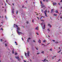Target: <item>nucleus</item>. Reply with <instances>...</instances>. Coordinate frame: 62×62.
I'll use <instances>...</instances> for the list:
<instances>
[{
	"label": "nucleus",
	"mask_w": 62,
	"mask_h": 62,
	"mask_svg": "<svg viewBox=\"0 0 62 62\" xmlns=\"http://www.w3.org/2000/svg\"><path fill=\"white\" fill-rule=\"evenodd\" d=\"M16 26V27L17 28V30L16 31V32L18 34V35H20V34H23V33H22V32H19V31H20V28L18 27V25H16L15 24H14V27H14V26Z\"/></svg>",
	"instance_id": "nucleus-1"
},
{
	"label": "nucleus",
	"mask_w": 62,
	"mask_h": 62,
	"mask_svg": "<svg viewBox=\"0 0 62 62\" xmlns=\"http://www.w3.org/2000/svg\"><path fill=\"white\" fill-rule=\"evenodd\" d=\"M15 58H16V59H18V60L19 61H20L21 60V59H20L19 57L18 56H17V57L16 56L15 57Z\"/></svg>",
	"instance_id": "nucleus-2"
},
{
	"label": "nucleus",
	"mask_w": 62,
	"mask_h": 62,
	"mask_svg": "<svg viewBox=\"0 0 62 62\" xmlns=\"http://www.w3.org/2000/svg\"><path fill=\"white\" fill-rule=\"evenodd\" d=\"M46 12H47V10H45V11H44V13L46 16V17H47V14Z\"/></svg>",
	"instance_id": "nucleus-3"
},
{
	"label": "nucleus",
	"mask_w": 62,
	"mask_h": 62,
	"mask_svg": "<svg viewBox=\"0 0 62 62\" xmlns=\"http://www.w3.org/2000/svg\"><path fill=\"white\" fill-rule=\"evenodd\" d=\"M29 53H30V52H29V51H27V55L28 56H29Z\"/></svg>",
	"instance_id": "nucleus-4"
},
{
	"label": "nucleus",
	"mask_w": 62,
	"mask_h": 62,
	"mask_svg": "<svg viewBox=\"0 0 62 62\" xmlns=\"http://www.w3.org/2000/svg\"><path fill=\"white\" fill-rule=\"evenodd\" d=\"M41 6L42 7V8H44V7H45V6L43 4H42L41 5Z\"/></svg>",
	"instance_id": "nucleus-5"
},
{
	"label": "nucleus",
	"mask_w": 62,
	"mask_h": 62,
	"mask_svg": "<svg viewBox=\"0 0 62 62\" xmlns=\"http://www.w3.org/2000/svg\"><path fill=\"white\" fill-rule=\"evenodd\" d=\"M35 29L36 30H39V27H36L35 28Z\"/></svg>",
	"instance_id": "nucleus-6"
},
{
	"label": "nucleus",
	"mask_w": 62,
	"mask_h": 62,
	"mask_svg": "<svg viewBox=\"0 0 62 62\" xmlns=\"http://www.w3.org/2000/svg\"><path fill=\"white\" fill-rule=\"evenodd\" d=\"M53 5H56V3L55 2H53Z\"/></svg>",
	"instance_id": "nucleus-7"
},
{
	"label": "nucleus",
	"mask_w": 62,
	"mask_h": 62,
	"mask_svg": "<svg viewBox=\"0 0 62 62\" xmlns=\"http://www.w3.org/2000/svg\"><path fill=\"white\" fill-rule=\"evenodd\" d=\"M45 60H46V61H48V60H46L45 59H44V60H42V61H43L44 62V61H45Z\"/></svg>",
	"instance_id": "nucleus-8"
},
{
	"label": "nucleus",
	"mask_w": 62,
	"mask_h": 62,
	"mask_svg": "<svg viewBox=\"0 0 62 62\" xmlns=\"http://www.w3.org/2000/svg\"><path fill=\"white\" fill-rule=\"evenodd\" d=\"M46 42V40H45L43 41V42Z\"/></svg>",
	"instance_id": "nucleus-9"
},
{
	"label": "nucleus",
	"mask_w": 62,
	"mask_h": 62,
	"mask_svg": "<svg viewBox=\"0 0 62 62\" xmlns=\"http://www.w3.org/2000/svg\"><path fill=\"white\" fill-rule=\"evenodd\" d=\"M38 42H39V43H40L41 42V41H40V40H39V41H38Z\"/></svg>",
	"instance_id": "nucleus-10"
},
{
	"label": "nucleus",
	"mask_w": 62,
	"mask_h": 62,
	"mask_svg": "<svg viewBox=\"0 0 62 62\" xmlns=\"http://www.w3.org/2000/svg\"><path fill=\"white\" fill-rule=\"evenodd\" d=\"M48 26H49H49L50 27H51V25H50V24H48Z\"/></svg>",
	"instance_id": "nucleus-11"
},
{
	"label": "nucleus",
	"mask_w": 62,
	"mask_h": 62,
	"mask_svg": "<svg viewBox=\"0 0 62 62\" xmlns=\"http://www.w3.org/2000/svg\"><path fill=\"white\" fill-rule=\"evenodd\" d=\"M55 12H56V13H58V11L57 10H56Z\"/></svg>",
	"instance_id": "nucleus-12"
},
{
	"label": "nucleus",
	"mask_w": 62,
	"mask_h": 62,
	"mask_svg": "<svg viewBox=\"0 0 62 62\" xmlns=\"http://www.w3.org/2000/svg\"><path fill=\"white\" fill-rule=\"evenodd\" d=\"M53 11H54V9H52L51 10V13H52V12H53Z\"/></svg>",
	"instance_id": "nucleus-13"
},
{
	"label": "nucleus",
	"mask_w": 62,
	"mask_h": 62,
	"mask_svg": "<svg viewBox=\"0 0 62 62\" xmlns=\"http://www.w3.org/2000/svg\"><path fill=\"white\" fill-rule=\"evenodd\" d=\"M25 56H27L26 55L27 54H26V53H25Z\"/></svg>",
	"instance_id": "nucleus-14"
},
{
	"label": "nucleus",
	"mask_w": 62,
	"mask_h": 62,
	"mask_svg": "<svg viewBox=\"0 0 62 62\" xmlns=\"http://www.w3.org/2000/svg\"><path fill=\"white\" fill-rule=\"evenodd\" d=\"M14 51L13 50H12V54H14Z\"/></svg>",
	"instance_id": "nucleus-15"
},
{
	"label": "nucleus",
	"mask_w": 62,
	"mask_h": 62,
	"mask_svg": "<svg viewBox=\"0 0 62 62\" xmlns=\"http://www.w3.org/2000/svg\"><path fill=\"white\" fill-rule=\"evenodd\" d=\"M41 53H42V54H44V51H42L41 52Z\"/></svg>",
	"instance_id": "nucleus-16"
},
{
	"label": "nucleus",
	"mask_w": 62,
	"mask_h": 62,
	"mask_svg": "<svg viewBox=\"0 0 62 62\" xmlns=\"http://www.w3.org/2000/svg\"><path fill=\"white\" fill-rule=\"evenodd\" d=\"M5 46H7V44H5Z\"/></svg>",
	"instance_id": "nucleus-17"
},
{
	"label": "nucleus",
	"mask_w": 62,
	"mask_h": 62,
	"mask_svg": "<svg viewBox=\"0 0 62 62\" xmlns=\"http://www.w3.org/2000/svg\"><path fill=\"white\" fill-rule=\"evenodd\" d=\"M56 57V56H54L52 58V59H54V57Z\"/></svg>",
	"instance_id": "nucleus-18"
},
{
	"label": "nucleus",
	"mask_w": 62,
	"mask_h": 62,
	"mask_svg": "<svg viewBox=\"0 0 62 62\" xmlns=\"http://www.w3.org/2000/svg\"><path fill=\"white\" fill-rule=\"evenodd\" d=\"M17 54H18L17 53H15V55H16Z\"/></svg>",
	"instance_id": "nucleus-19"
},
{
	"label": "nucleus",
	"mask_w": 62,
	"mask_h": 62,
	"mask_svg": "<svg viewBox=\"0 0 62 62\" xmlns=\"http://www.w3.org/2000/svg\"><path fill=\"white\" fill-rule=\"evenodd\" d=\"M15 43H16V45H18V44H17V43L16 42H15Z\"/></svg>",
	"instance_id": "nucleus-20"
},
{
	"label": "nucleus",
	"mask_w": 62,
	"mask_h": 62,
	"mask_svg": "<svg viewBox=\"0 0 62 62\" xmlns=\"http://www.w3.org/2000/svg\"><path fill=\"white\" fill-rule=\"evenodd\" d=\"M14 11H13H13H12L13 13H14Z\"/></svg>",
	"instance_id": "nucleus-21"
},
{
	"label": "nucleus",
	"mask_w": 62,
	"mask_h": 62,
	"mask_svg": "<svg viewBox=\"0 0 62 62\" xmlns=\"http://www.w3.org/2000/svg\"><path fill=\"white\" fill-rule=\"evenodd\" d=\"M0 30L3 31V29L2 28H1Z\"/></svg>",
	"instance_id": "nucleus-22"
},
{
	"label": "nucleus",
	"mask_w": 62,
	"mask_h": 62,
	"mask_svg": "<svg viewBox=\"0 0 62 62\" xmlns=\"http://www.w3.org/2000/svg\"><path fill=\"white\" fill-rule=\"evenodd\" d=\"M41 21H42L43 22H44V20H41Z\"/></svg>",
	"instance_id": "nucleus-23"
},
{
	"label": "nucleus",
	"mask_w": 62,
	"mask_h": 62,
	"mask_svg": "<svg viewBox=\"0 0 62 62\" xmlns=\"http://www.w3.org/2000/svg\"><path fill=\"white\" fill-rule=\"evenodd\" d=\"M54 16H57V15H55V14H54Z\"/></svg>",
	"instance_id": "nucleus-24"
},
{
	"label": "nucleus",
	"mask_w": 62,
	"mask_h": 62,
	"mask_svg": "<svg viewBox=\"0 0 62 62\" xmlns=\"http://www.w3.org/2000/svg\"><path fill=\"white\" fill-rule=\"evenodd\" d=\"M61 50H60V51L59 52H58V53H59V52H61Z\"/></svg>",
	"instance_id": "nucleus-25"
},
{
	"label": "nucleus",
	"mask_w": 62,
	"mask_h": 62,
	"mask_svg": "<svg viewBox=\"0 0 62 62\" xmlns=\"http://www.w3.org/2000/svg\"><path fill=\"white\" fill-rule=\"evenodd\" d=\"M21 57H22V59H23V56H21Z\"/></svg>",
	"instance_id": "nucleus-26"
},
{
	"label": "nucleus",
	"mask_w": 62,
	"mask_h": 62,
	"mask_svg": "<svg viewBox=\"0 0 62 62\" xmlns=\"http://www.w3.org/2000/svg\"><path fill=\"white\" fill-rule=\"evenodd\" d=\"M40 3L41 4H42V2H41V1H40Z\"/></svg>",
	"instance_id": "nucleus-27"
},
{
	"label": "nucleus",
	"mask_w": 62,
	"mask_h": 62,
	"mask_svg": "<svg viewBox=\"0 0 62 62\" xmlns=\"http://www.w3.org/2000/svg\"><path fill=\"white\" fill-rule=\"evenodd\" d=\"M61 61V60L60 59H59V60H58V61Z\"/></svg>",
	"instance_id": "nucleus-28"
},
{
	"label": "nucleus",
	"mask_w": 62,
	"mask_h": 62,
	"mask_svg": "<svg viewBox=\"0 0 62 62\" xmlns=\"http://www.w3.org/2000/svg\"><path fill=\"white\" fill-rule=\"evenodd\" d=\"M50 51H52V49L51 48L50 49Z\"/></svg>",
	"instance_id": "nucleus-29"
},
{
	"label": "nucleus",
	"mask_w": 62,
	"mask_h": 62,
	"mask_svg": "<svg viewBox=\"0 0 62 62\" xmlns=\"http://www.w3.org/2000/svg\"><path fill=\"white\" fill-rule=\"evenodd\" d=\"M27 23H29V22L28 21H27Z\"/></svg>",
	"instance_id": "nucleus-30"
},
{
	"label": "nucleus",
	"mask_w": 62,
	"mask_h": 62,
	"mask_svg": "<svg viewBox=\"0 0 62 62\" xmlns=\"http://www.w3.org/2000/svg\"><path fill=\"white\" fill-rule=\"evenodd\" d=\"M47 30L49 31H49H50V30H49V29H47Z\"/></svg>",
	"instance_id": "nucleus-31"
},
{
	"label": "nucleus",
	"mask_w": 62,
	"mask_h": 62,
	"mask_svg": "<svg viewBox=\"0 0 62 62\" xmlns=\"http://www.w3.org/2000/svg\"><path fill=\"white\" fill-rule=\"evenodd\" d=\"M31 39V38H28V39Z\"/></svg>",
	"instance_id": "nucleus-32"
},
{
	"label": "nucleus",
	"mask_w": 62,
	"mask_h": 62,
	"mask_svg": "<svg viewBox=\"0 0 62 62\" xmlns=\"http://www.w3.org/2000/svg\"><path fill=\"white\" fill-rule=\"evenodd\" d=\"M45 27H44V28H43V29H45Z\"/></svg>",
	"instance_id": "nucleus-33"
},
{
	"label": "nucleus",
	"mask_w": 62,
	"mask_h": 62,
	"mask_svg": "<svg viewBox=\"0 0 62 62\" xmlns=\"http://www.w3.org/2000/svg\"><path fill=\"white\" fill-rule=\"evenodd\" d=\"M18 11H17L16 12V14H18Z\"/></svg>",
	"instance_id": "nucleus-34"
},
{
	"label": "nucleus",
	"mask_w": 62,
	"mask_h": 62,
	"mask_svg": "<svg viewBox=\"0 0 62 62\" xmlns=\"http://www.w3.org/2000/svg\"><path fill=\"white\" fill-rule=\"evenodd\" d=\"M45 25H44V27H45Z\"/></svg>",
	"instance_id": "nucleus-35"
},
{
	"label": "nucleus",
	"mask_w": 62,
	"mask_h": 62,
	"mask_svg": "<svg viewBox=\"0 0 62 62\" xmlns=\"http://www.w3.org/2000/svg\"><path fill=\"white\" fill-rule=\"evenodd\" d=\"M40 54V53H37V54Z\"/></svg>",
	"instance_id": "nucleus-36"
},
{
	"label": "nucleus",
	"mask_w": 62,
	"mask_h": 62,
	"mask_svg": "<svg viewBox=\"0 0 62 62\" xmlns=\"http://www.w3.org/2000/svg\"><path fill=\"white\" fill-rule=\"evenodd\" d=\"M33 42H35V40H33Z\"/></svg>",
	"instance_id": "nucleus-37"
},
{
	"label": "nucleus",
	"mask_w": 62,
	"mask_h": 62,
	"mask_svg": "<svg viewBox=\"0 0 62 62\" xmlns=\"http://www.w3.org/2000/svg\"><path fill=\"white\" fill-rule=\"evenodd\" d=\"M33 23H34V20H33L32 21Z\"/></svg>",
	"instance_id": "nucleus-38"
},
{
	"label": "nucleus",
	"mask_w": 62,
	"mask_h": 62,
	"mask_svg": "<svg viewBox=\"0 0 62 62\" xmlns=\"http://www.w3.org/2000/svg\"><path fill=\"white\" fill-rule=\"evenodd\" d=\"M46 2H48V0H46Z\"/></svg>",
	"instance_id": "nucleus-39"
},
{
	"label": "nucleus",
	"mask_w": 62,
	"mask_h": 62,
	"mask_svg": "<svg viewBox=\"0 0 62 62\" xmlns=\"http://www.w3.org/2000/svg\"><path fill=\"white\" fill-rule=\"evenodd\" d=\"M36 50H38V48H37V47H36Z\"/></svg>",
	"instance_id": "nucleus-40"
},
{
	"label": "nucleus",
	"mask_w": 62,
	"mask_h": 62,
	"mask_svg": "<svg viewBox=\"0 0 62 62\" xmlns=\"http://www.w3.org/2000/svg\"><path fill=\"white\" fill-rule=\"evenodd\" d=\"M24 62H27L26 61H25L24 60Z\"/></svg>",
	"instance_id": "nucleus-41"
},
{
	"label": "nucleus",
	"mask_w": 62,
	"mask_h": 62,
	"mask_svg": "<svg viewBox=\"0 0 62 62\" xmlns=\"http://www.w3.org/2000/svg\"><path fill=\"white\" fill-rule=\"evenodd\" d=\"M1 41H2V39H1Z\"/></svg>",
	"instance_id": "nucleus-42"
},
{
	"label": "nucleus",
	"mask_w": 62,
	"mask_h": 62,
	"mask_svg": "<svg viewBox=\"0 0 62 62\" xmlns=\"http://www.w3.org/2000/svg\"><path fill=\"white\" fill-rule=\"evenodd\" d=\"M41 11H42V12H43V10H42Z\"/></svg>",
	"instance_id": "nucleus-43"
},
{
	"label": "nucleus",
	"mask_w": 62,
	"mask_h": 62,
	"mask_svg": "<svg viewBox=\"0 0 62 62\" xmlns=\"http://www.w3.org/2000/svg\"><path fill=\"white\" fill-rule=\"evenodd\" d=\"M58 4H59V5H60V3H59Z\"/></svg>",
	"instance_id": "nucleus-44"
},
{
	"label": "nucleus",
	"mask_w": 62,
	"mask_h": 62,
	"mask_svg": "<svg viewBox=\"0 0 62 62\" xmlns=\"http://www.w3.org/2000/svg\"><path fill=\"white\" fill-rule=\"evenodd\" d=\"M12 11H13H13L14 10V9L13 8V9H12Z\"/></svg>",
	"instance_id": "nucleus-45"
},
{
	"label": "nucleus",
	"mask_w": 62,
	"mask_h": 62,
	"mask_svg": "<svg viewBox=\"0 0 62 62\" xmlns=\"http://www.w3.org/2000/svg\"><path fill=\"white\" fill-rule=\"evenodd\" d=\"M60 18H61V19H62V17H61Z\"/></svg>",
	"instance_id": "nucleus-46"
},
{
	"label": "nucleus",
	"mask_w": 62,
	"mask_h": 62,
	"mask_svg": "<svg viewBox=\"0 0 62 62\" xmlns=\"http://www.w3.org/2000/svg\"><path fill=\"white\" fill-rule=\"evenodd\" d=\"M37 35H39V34H38V33H37Z\"/></svg>",
	"instance_id": "nucleus-47"
},
{
	"label": "nucleus",
	"mask_w": 62,
	"mask_h": 62,
	"mask_svg": "<svg viewBox=\"0 0 62 62\" xmlns=\"http://www.w3.org/2000/svg\"><path fill=\"white\" fill-rule=\"evenodd\" d=\"M42 45H44V44H42Z\"/></svg>",
	"instance_id": "nucleus-48"
},
{
	"label": "nucleus",
	"mask_w": 62,
	"mask_h": 62,
	"mask_svg": "<svg viewBox=\"0 0 62 62\" xmlns=\"http://www.w3.org/2000/svg\"><path fill=\"white\" fill-rule=\"evenodd\" d=\"M55 43H58V42H56Z\"/></svg>",
	"instance_id": "nucleus-49"
},
{
	"label": "nucleus",
	"mask_w": 62,
	"mask_h": 62,
	"mask_svg": "<svg viewBox=\"0 0 62 62\" xmlns=\"http://www.w3.org/2000/svg\"><path fill=\"white\" fill-rule=\"evenodd\" d=\"M6 2H8V0H6Z\"/></svg>",
	"instance_id": "nucleus-50"
},
{
	"label": "nucleus",
	"mask_w": 62,
	"mask_h": 62,
	"mask_svg": "<svg viewBox=\"0 0 62 62\" xmlns=\"http://www.w3.org/2000/svg\"><path fill=\"white\" fill-rule=\"evenodd\" d=\"M62 2V0H61V2Z\"/></svg>",
	"instance_id": "nucleus-51"
},
{
	"label": "nucleus",
	"mask_w": 62,
	"mask_h": 62,
	"mask_svg": "<svg viewBox=\"0 0 62 62\" xmlns=\"http://www.w3.org/2000/svg\"><path fill=\"white\" fill-rule=\"evenodd\" d=\"M6 41H5L4 42H6Z\"/></svg>",
	"instance_id": "nucleus-52"
},
{
	"label": "nucleus",
	"mask_w": 62,
	"mask_h": 62,
	"mask_svg": "<svg viewBox=\"0 0 62 62\" xmlns=\"http://www.w3.org/2000/svg\"><path fill=\"white\" fill-rule=\"evenodd\" d=\"M13 6H14V3H13Z\"/></svg>",
	"instance_id": "nucleus-53"
},
{
	"label": "nucleus",
	"mask_w": 62,
	"mask_h": 62,
	"mask_svg": "<svg viewBox=\"0 0 62 62\" xmlns=\"http://www.w3.org/2000/svg\"><path fill=\"white\" fill-rule=\"evenodd\" d=\"M53 41H54V40H53Z\"/></svg>",
	"instance_id": "nucleus-54"
},
{
	"label": "nucleus",
	"mask_w": 62,
	"mask_h": 62,
	"mask_svg": "<svg viewBox=\"0 0 62 62\" xmlns=\"http://www.w3.org/2000/svg\"><path fill=\"white\" fill-rule=\"evenodd\" d=\"M24 7V6H23L22 7V8H23Z\"/></svg>",
	"instance_id": "nucleus-55"
},
{
	"label": "nucleus",
	"mask_w": 62,
	"mask_h": 62,
	"mask_svg": "<svg viewBox=\"0 0 62 62\" xmlns=\"http://www.w3.org/2000/svg\"><path fill=\"white\" fill-rule=\"evenodd\" d=\"M41 18H42V17H41L40 18V19H41Z\"/></svg>",
	"instance_id": "nucleus-56"
},
{
	"label": "nucleus",
	"mask_w": 62,
	"mask_h": 62,
	"mask_svg": "<svg viewBox=\"0 0 62 62\" xmlns=\"http://www.w3.org/2000/svg\"><path fill=\"white\" fill-rule=\"evenodd\" d=\"M43 1L44 2V1H45V0H43Z\"/></svg>",
	"instance_id": "nucleus-57"
},
{
	"label": "nucleus",
	"mask_w": 62,
	"mask_h": 62,
	"mask_svg": "<svg viewBox=\"0 0 62 62\" xmlns=\"http://www.w3.org/2000/svg\"><path fill=\"white\" fill-rule=\"evenodd\" d=\"M27 42H29V41H28V40H27Z\"/></svg>",
	"instance_id": "nucleus-58"
},
{
	"label": "nucleus",
	"mask_w": 62,
	"mask_h": 62,
	"mask_svg": "<svg viewBox=\"0 0 62 62\" xmlns=\"http://www.w3.org/2000/svg\"><path fill=\"white\" fill-rule=\"evenodd\" d=\"M48 12H49V11H48Z\"/></svg>",
	"instance_id": "nucleus-59"
},
{
	"label": "nucleus",
	"mask_w": 62,
	"mask_h": 62,
	"mask_svg": "<svg viewBox=\"0 0 62 62\" xmlns=\"http://www.w3.org/2000/svg\"><path fill=\"white\" fill-rule=\"evenodd\" d=\"M41 24L42 25V24H43L42 23H41Z\"/></svg>",
	"instance_id": "nucleus-60"
},
{
	"label": "nucleus",
	"mask_w": 62,
	"mask_h": 62,
	"mask_svg": "<svg viewBox=\"0 0 62 62\" xmlns=\"http://www.w3.org/2000/svg\"><path fill=\"white\" fill-rule=\"evenodd\" d=\"M2 8H4V7H2Z\"/></svg>",
	"instance_id": "nucleus-61"
},
{
	"label": "nucleus",
	"mask_w": 62,
	"mask_h": 62,
	"mask_svg": "<svg viewBox=\"0 0 62 62\" xmlns=\"http://www.w3.org/2000/svg\"><path fill=\"white\" fill-rule=\"evenodd\" d=\"M1 26H2L1 25H0V27H1Z\"/></svg>",
	"instance_id": "nucleus-62"
},
{
	"label": "nucleus",
	"mask_w": 62,
	"mask_h": 62,
	"mask_svg": "<svg viewBox=\"0 0 62 62\" xmlns=\"http://www.w3.org/2000/svg\"><path fill=\"white\" fill-rule=\"evenodd\" d=\"M59 49H60V47H59Z\"/></svg>",
	"instance_id": "nucleus-63"
},
{
	"label": "nucleus",
	"mask_w": 62,
	"mask_h": 62,
	"mask_svg": "<svg viewBox=\"0 0 62 62\" xmlns=\"http://www.w3.org/2000/svg\"><path fill=\"white\" fill-rule=\"evenodd\" d=\"M61 54H62V52L61 53Z\"/></svg>",
	"instance_id": "nucleus-64"
}]
</instances>
